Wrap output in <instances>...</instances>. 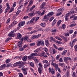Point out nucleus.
<instances>
[{
  "label": "nucleus",
  "mask_w": 77,
  "mask_h": 77,
  "mask_svg": "<svg viewBox=\"0 0 77 77\" xmlns=\"http://www.w3.org/2000/svg\"><path fill=\"white\" fill-rule=\"evenodd\" d=\"M44 30V29L42 28H40L38 29V32H41V31H43Z\"/></svg>",
  "instance_id": "nucleus-39"
},
{
  "label": "nucleus",
  "mask_w": 77,
  "mask_h": 77,
  "mask_svg": "<svg viewBox=\"0 0 77 77\" xmlns=\"http://www.w3.org/2000/svg\"><path fill=\"white\" fill-rule=\"evenodd\" d=\"M70 45L71 46V47H72L74 46V43L72 42V43L70 42Z\"/></svg>",
  "instance_id": "nucleus-45"
},
{
  "label": "nucleus",
  "mask_w": 77,
  "mask_h": 77,
  "mask_svg": "<svg viewBox=\"0 0 77 77\" xmlns=\"http://www.w3.org/2000/svg\"><path fill=\"white\" fill-rule=\"evenodd\" d=\"M54 14V13L53 12H50L48 13L47 15H45L43 17V19H46V21H48L49 19H50V18L48 17H51V15H53Z\"/></svg>",
  "instance_id": "nucleus-1"
},
{
  "label": "nucleus",
  "mask_w": 77,
  "mask_h": 77,
  "mask_svg": "<svg viewBox=\"0 0 77 77\" xmlns=\"http://www.w3.org/2000/svg\"><path fill=\"white\" fill-rule=\"evenodd\" d=\"M21 70L23 71V72L24 75H26L27 74V68H22Z\"/></svg>",
  "instance_id": "nucleus-6"
},
{
  "label": "nucleus",
  "mask_w": 77,
  "mask_h": 77,
  "mask_svg": "<svg viewBox=\"0 0 77 77\" xmlns=\"http://www.w3.org/2000/svg\"><path fill=\"white\" fill-rule=\"evenodd\" d=\"M19 44H20V45H22L23 44V39H21V41L19 42Z\"/></svg>",
  "instance_id": "nucleus-31"
},
{
  "label": "nucleus",
  "mask_w": 77,
  "mask_h": 77,
  "mask_svg": "<svg viewBox=\"0 0 77 77\" xmlns=\"http://www.w3.org/2000/svg\"><path fill=\"white\" fill-rule=\"evenodd\" d=\"M15 32V31L13 30L11 31L8 35L9 36H12V37H14L15 36V34H14L13 33Z\"/></svg>",
  "instance_id": "nucleus-5"
},
{
  "label": "nucleus",
  "mask_w": 77,
  "mask_h": 77,
  "mask_svg": "<svg viewBox=\"0 0 77 77\" xmlns=\"http://www.w3.org/2000/svg\"><path fill=\"white\" fill-rule=\"evenodd\" d=\"M32 58L34 61H35V62H37V63H38V62H39V60H38L37 59H36V57H33Z\"/></svg>",
  "instance_id": "nucleus-17"
},
{
  "label": "nucleus",
  "mask_w": 77,
  "mask_h": 77,
  "mask_svg": "<svg viewBox=\"0 0 77 77\" xmlns=\"http://www.w3.org/2000/svg\"><path fill=\"white\" fill-rule=\"evenodd\" d=\"M18 23V22H17L16 21H15V20L14 21L13 23L11 24V27H13L15 25V24H17Z\"/></svg>",
  "instance_id": "nucleus-14"
},
{
  "label": "nucleus",
  "mask_w": 77,
  "mask_h": 77,
  "mask_svg": "<svg viewBox=\"0 0 77 77\" xmlns=\"http://www.w3.org/2000/svg\"><path fill=\"white\" fill-rule=\"evenodd\" d=\"M37 55L38 54L36 53H33L31 54V56L32 57L33 56H35Z\"/></svg>",
  "instance_id": "nucleus-21"
},
{
  "label": "nucleus",
  "mask_w": 77,
  "mask_h": 77,
  "mask_svg": "<svg viewBox=\"0 0 77 77\" xmlns=\"http://www.w3.org/2000/svg\"><path fill=\"white\" fill-rule=\"evenodd\" d=\"M63 11V8H61L57 10V12H61Z\"/></svg>",
  "instance_id": "nucleus-38"
},
{
  "label": "nucleus",
  "mask_w": 77,
  "mask_h": 77,
  "mask_svg": "<svg viewBox=\"0 0 77 77\" xmlns=\"http://www.w3.org/2000/svg\"><path fill=\"white\" fill-rule=\"evenodd\" d=\"M58 70V71L59 72H61V71H60V68L58 67V66L57 65H56L55 66V70L56 71H57Z\"/></svg>",
  "instance_id": "nucleus-10"
},
{
  "label": "nucleus",
  "mask_w": 77,
  "mask_h": 77,
  "mask_svg": "<svg viewBox=\"0 0 77 77\" xmlns=\"http://www.w3.org/2000/svg\"><path fill=\"white\" fill-rule=\"evenodd\" d=\"M45 6V2H44L42 3V5H41L40 7V8H41L42 9H43Z\"/></svg>",
  "instance_id": "nucleus-13"
},
{
  "label": "nucleus",
  "mask_w": 77,
  "mask_h": 77,
  "mask_svg": "<svg viewBox=\"0 0 77 77\" xmlns=\"http://www.w3.org/2000/svg\"><path fill=\"white\" fill-rule=\"evenodd\" d=\"M57 49H58V50L59 51H62L63 49V48H57Z\"/></svg>",
  "instance_id": "nucleus-50"
},
{
  "label": "nucleus",
  "mask_w": 77,
  "mask_h": 77,
  "mask_svg": "<svg viewBox=\"0 0 77 77\" xmlns=\"http://www.w3.org/2000/svg\"><path fill=\"white\" fill-rule=\"evenodd\" d=\"M53 54H54L55 53H56V50L54 49H53Z\"/></svg>",
  "instance_id": "nucleus-43"
},
{
  "label": "nucleus",
  "mask_w": 77,
  "mask_h": 77,
  "mask_svg": "<svg viewBox=\"0 0 77 77\" xmlns=\"http://www.w3.org/2000/svg\"><path fill=\"white\" fill-rule=\"evenodd\" d=\"M21 36H22V35H21V34L20 33H18L17 34V38L19 39H20V38H21Z\"/></svg>",
  "instance_id": "nucleus-26"
},
{
  "label": "nucleus",
  "mask_w": 77,
  "mask_h": 77,
  "mask_svg": "<svg viewBox=\"0 0 77 77\" xmlns=\"http://www.w3.org/2000/svg\"><path fill=\"white\" fill-rule=\"evenodd\" d=\"M49 72H51L52 74H54L55 73L54 70L52 69H51V68H49Z\"/></svg>",
  "instance_id": "nucleus-9"
},
{
  "label": "nucleus",
  "mask_w": 77,
  "mask_h": 77,
  "mask_svg": "<svg viewBox=\"0 0 77 77\" xmlns=\"http://www.w3.org/2000/svg\"><path fill=\"white\" fill-rule=\"evenodd\" d=\"M74 48L75 49V51H77V45H75L74 46Z\"/></svg>",
  "instance_id": "nucleus-64"
},
{
  "label": "nucleus",
  "mask_w": 77,
  "mask_h": 77,
  "mask_svg": "<svg viewBox=\"0 0 77 77\" xmlns=\"http://www.w3.org/2000/svg\"><path fill=\"white\" fill-rule=\"evenodd\" d=\"M46 10H45L44 9L43 10V11L42 13H41V12L39 11H37L36 12V13L37 15H40V16H42V15H44V13H45V12Z\"/></svg>",
  "instance_id": "nucleus-3"
},
{
  "label": "nucleus",
  "mask_w": 77,
  "mask_h": 77,
  "mask_svg": "<svg viewBox=\"0 0 77 77\" xmlns=\"http://www.w3.org/2000/svg\"><path fill=\"white\" fill-rule=\"evenodd\" d=\"M5 62L6 63H8L9 62H11V60L10 59H7V60H6Z\"/></svg>",
  "instance_id": "nucleus-34"
},
{
  "label": "nucleus",
  "mask_w": 77,
  "mask_h": 77,
  "mask_svg": "<svg viewBox=\"0 0 77 77\" xmlns=\"http://www.w3.org/2000/svg\"><path fill=\"white\" fill-rule=\"evenodd\" d=\"M69 32H67L65 33V36H69Z\"/></svg>",
  "instance_id": "nucleus-56"
},
{
  "label": "nucleus",
  "mask_w": 77,
  "mask_h": 77,
  "mask_svg": "<svg viewBox=\"0 0 77 77\" xmlns=\"http://www.w3.org/2000/svg\"><path fill=\"white\" fill-rule=\"evenodd\" d=\"M63 68V71H65L66 70V69H67V66H64Z\"/></svg>",
  "instance_id": "nucleus-52"
},
{
  "label": "nucleus",
  "mask_w": 77,
  "mask_h": 77,
  "mask_svg": "<svg viewBox=\"0 0 77 77\" xmlns=\"http://www.w3.org/2000/svg\"><path fill=\"white\" fill-rule=\"evenodd\" d=\"M19 77H23V74H22L21 73H19Z\"/></svg>",
  "instance_id": "nucleus-62"
},
{
  "label": "nucleus",
  "mask_w": 77,
  "mask_h": 77,
  "mask_svg": "<svg viewBox=\"0 0 77 77\" xmlns=\"http://www.w3.org/2000/svg\"><path fill=\"white\" fill-rule=\"evenodd\" d=\"M23 4H22L19 6L18 9H21V8H23Z\"/></svg>",
  "instance_id": "nucleus-29"
},
{
  "label": "nucleus",
  "mask_w": 77,
  "mask_h": 77,
  "mask_svg": "<svg viewBox=\"0 0 77 77\" xmlns=\"http://www.w3.org/2000/svg\"><path fill=\"white\" fill-rule=\"evenodd\" d=\"M59 65L62 67H63L65 66V63H59Z\"/></svg>",
  "instance_id": "nucleus-15"
},
{
  "label": "nucleus",
  "mask_w": 77,
  "mask_h": 77,
  "mask_svg": "<svg viewBox=\"0 0 77 77\" xmlns=\"http://www.w3.org/2000/svg\"><path fill=\"white\" fill-rule=\"evenodd\" d=\"M62 14V13L60 12V13H58L57 14H56V16H59L60 15Z\"/></svg>",
  "instance_id": "nucleus-58"
},
{
  "label": "nucleus",
  "mask_w": 77,
  "mask_h": 77,
  "mask_svg": "<svg viewBox=\"0 0 77 77\" xmlns=\"http://www.w3.org/2000/svg\"><path fill=\"white\" fill-rule=\"evenodd\" d=\"M56 31H57V30H56V29L55 28L53 29H52V31L53 32H56Z\"/></svg>",
  "instance_id": "nucleus-57"
},
{
  "label": "nucleus",
  "mask_w": 77,
  "mask_h": 77,
  "mask_svg": "<svg viewBox=\"0 0 77 77\" xmlns=\"http://www.w3.org/2000/svg\"><path fill=\"white\" fill-rule=\"evenodd\" d=\"M47 62H48V61L46 60H45L43 61V63H47Z\"/></svg>",
  "instance_id": "nucleus-60"
},
{
  "label": "nucleus",
  "mask_w": 77,
  "mask_h": 77,
  "mask_svg": "<svg viewBox=\"0 0 77 77\" xmlns=\"http://www.w3.org/2000/svg\"><path fill=\"white\" fill-rule=\"evenodd\" d=\"M39 19V17L38 16H37V17L36 18L35 20V22H36L38 20V19Z\"/></svg>",
  "instance_id": "nucleus-51"
},
{
  "label": "nucleus",
  "mask_w": 77,
  "mask_h": 77,
  "mask_svg": "<svg viewBox=\"0 0 77 77\" xmlns=\"http://www.w3.org/2000/svg\"><path fill=\"white\" fill-rule=\"evenodd\" d=\"M6 65L5 64H3L1 65V66H0V70H2L4 69H5V68H6Z\"/></svg>",
  "instance_id": "nucleus-8"
},
{
  "label": "nucleus",
  "mask_w": 77,
  "mask_h": 77,
  "mask_svg": "<svg viewBox=\"0 0 77 77\" xmlns=\"http://www.w3.org/2000/svg\"><path fill=\"white\" fill-rule=\"evenodd\" d=\"M76 25L75 23H74L73 24H71V25H69V27H74V26H75Z\"/></svg>",
  "instance_id": "nucleus-44"
},
{
  "label": "nucleus",
  "mask_w": 77,
  "mask_h": 77,
  "mask_svg": "<svg viewBox=\"0 0 77 77\" xmlns=\"http://www.w3.org/2000/svg\"><path fill=\"white\" fill-rule=\"evenodd\" d=\"M73 32H74V30H70L69 31V33H70V34H71V33H72Z\"/></svg>",
  "instance_id": "nucleus-53"
},
{
  "label": "nucleus",
  "mask_w": 77,
  "mask_h": 77,
  "mask_svg": "<svg viewBox=\"0 0 77 77\" xmlns=\"http://www.w3.org/2000/svg\"><path fill=\"white\" fill-rule=\"evenodd\" d=\"M57 22V20H56V19H55L54 20H53V22L52 23V25L54 26L56 23V22Z\"/></svg>",
  "instance_id": "nucleus-18"
},
{
  "label": "nucleus",
  "mask_w": 77,
  "mask_h": 77,
  "mask_svg": "<svg viewBox=\"0 0 77 77\" xmlns=\"http://www.w3.org/2000/svg\"><path fill=\"white\" fill-rule=\"evenodd\" d=\"M69 75V71H67L66 73V77H70Z\"/></svg>",
  "instance_id": "nucleus-27"
},
{
  "label": "nucleus",
  "mask_w": 77,
  "mask_h": 77,
  "mask_svg": "<svg viewBox=\"0 0 77 77\" xmlns=\"http://www.w3.org/2000/svg\"><path fill=\"white\" fill-rule=\"evenodd\" d=\"M36 38H37V37L36 36V35H33V36H32V39H35Z\"/></svg>",
  "instance_id": "nucleus-25"
},
{
  "label": "nucleus",
  "mask_w": 77,
  "mask_h": 77,
  "mask_svg": "<svg viewBox=\"0 0 77 77\" xmlns=\"http://www.w3.org/2000/svg\"><path fill=\"white\" fill-rule=\"evenodd\" d=\"M73 71L72 72V75L73 77H76V73L75 72H73Z\"/></svg>",
  "instance_id": "nucleus-23"
},
{
  "label": "nucleus",
  "mask_w": 77,
  "mask_h": 77,
  "mask_svg": "<svg viewBox=\"0 0 77 77\" xmlns=\"http://www.w3.org/2000/svg\"><path fill=\"white\" fill-rule=\"evenodd\" d=\"M77 20V16H74L73 20Z\"/></svg>",
  "instance_id": "nucleus-55"
},
{
  "label": "nucleus",
  "mask_w": 77,
  "mask_h": 77,
  "mask_svg": "<svg viewBox=\"0 0 77 77\" xmlns=\"http://www.w3.org/2000/svg\"><path fill=\"white\" fill-rule=\"evenodd\" d=\"M14 7H12L11 8L10 10V12H11L14 11Z\"/></svg>",
  "instance_id": "nucleus-59"
},
{
  "label": "nucleus",
  "mask_w": 77,
  "mask_h": 77,
  "mask_svg": "<svg viewBox=\"0 0 77 77\" xmlns=\"http://www.w3.org/2000/svg\"><path fill=\"white\" fill-rule=\"evenodd\" d=\"M35 18H36L35 17H33L32 19L30 21V23H33V21H34V20H35Z\"/></svg>",
  "instance_id": "nucleus-24"
},
{
  "label": "nucleus",
  "mask_w": 77,
  "mask_h": 77,
  "mask_svg": "<svg viewBox=\"0 0 77 77\" xmlns=\"http://www.w3.org/2000/svg\"><path fill=\"white\" fill-rule=\"evenodd\" d=\"M38 65L39 66L38 68V71L40 74H41V72H42V64L41 63H38Z\"/></svg>",
  "instance_id": "nucleus-2"
},
{
  "label": "nucleus",
  "mask_w": 77,
  "mask_h": 77,
  "mask_svg": "<svg viewBox=\"0 0 77 77\" xmlns=\"http://www.w3.org/2000/svg\"><path fill=\"white\" fill-rule=\"evenodd\" d=\"M6 66L7 68H8V67H11L12 66V64L11 63L8 64L7 65H6Z\"/></svg>",
  "instance_id": "nucleus-20"
},
{
  "label": "nucleus",
  "mask_w": 77,
  "mask_h": 77,
  "mask_svg": "<svg viewBox=\"0 0 77 77\" xmlns=\"http://www.w3.org/2000/svg\"><path fill=\"white\" fill-rule=\"evenodd\" d=\"M66 52H67V50H65L64 51L62 54V55L63 56H64V55L66 54Z\"/></svg>",
  "instance_id": "nucleus-28"
},
{
  "label": "nucleus",
  "mask_w": 77,
  "mask_h": 77,
  "mask_svg": "<svg viewBox=\"0 0 77 77\" xmlns=\"http://www.w3.org/2000/svg\"><path fill=\"white\" fill-rule=\"evenodd\" d=\"M10 21H11V19H10L9 18L7 20V21L6 22V23H7V24H8V23H10Z\"/></svg>",
  "instance_id": "nucleus-61"
},
{
  "label": "nucleus",
  "mask_w": 77,
  "mask_h": 77,
  "mask_svg": "<svg viewBox=\"0 0 77 77\" xmlns=\"http://www.w3.org/2000/svg\"><path fill=\"white\" fill-rule=\"evenodd\" d=\"M41 40H39L37 43V46H39V45H41Z\"/></svg>",
  "instance_id": "nucleus-22"
},
{
  "label": "nucleus",
  "mask_w": 77,
  "mask_h": 77,
  "mask_svg": "<svg viewBox=\"0 0 77 77\" xmlns=\"http://www.w3.org/2000/svg\"><path fill=\"white\" fill-rule=\"evenodd\" d=\"M65 62H66V61H68V57H64L63 58Z\"/></svg>",
  "instance_id": "nucleus-30"
},
{
  "label": "nucleus",
  "mask_w": 77,
  "mask_h": 77,
  "mask_svg": "<svg viewBox=\"0 0 77 77\" xmlns=\"http://www.w3.org/2000/svg\"><path fill=\"white\" fill-rule=\"evenodd\" d=\"M27 59V57L26 56H24L22 58L23 61H26Z\"/></svg>",
  "instance_id": "nucleus-16"
},
{
  "label": "nucleus",
  "mask_w": 77,
  "mask_h": 77,
  "mask_svg": "<svg viewBox=\"0 0 77 77\" xmlns=\"http://www.w3.org/2000/svg\"><path fill=\"white\" fill-rule=\"evenodd\" d=\"M45 44L47 47H48L49 45V41L48 40H45Z\"/></svg>",
  "instance_id": "nucleus-12"
},
{
  "label": "nucleus",
  "mask_w": 77,
  "mask_h": 77,
  "mask_svg": "<svg viewBox=\"0 0 77 77\" xmlns=\"http://www.w3.org/2000/svg\"><path fill=\"white\" fill-rule=\"evenodd\" d=\"M65 26L66 25L65 24H63L62 26V28L63 29H65Z\"/></svg>",
  "instance_id": "nucleus-48"
},
{
  "label": "nucleus",
  "mask_w": 77,
  "mask_h": 77,
  "mask_svg": "<svg viewBox=\"0 0 77 77\" xmlns=\"http://www.w3.org/2000/svg\"><path fill=\"white\" fill-rule=\"evenodd\" d=\"M7 8H6L5 10V13L6 14L7 13L9 9H10V7H9V4L8 3H7L6 5Z\"/></svg>",
  "instance_id": "nucleus-4"
},
{
  "label": "nucleus",
  "mask_w": 77,
  "mask_h": 77,
  "mask_svg": "<svg viewBox=\"0 0 77 77\" xmlns=\"http://www.w3.org/2000/svg\"><path fill=\"white\" fill-rule=\"evenodd\" d=\"M52 61L53 62H52L51 65H53V66H56V63H53V62H54V60H52Z\"/></svg>",
  "instance_id": "nucleus-35"
},
{
  "label": "nucleus",
  "mask_w": 77,
  "mask_h": 77,
  "mask_svg": "<svg viewBox=\"0 0 77 77\" xmlns=\"http://www.w3.org/2000/svg\"><path fill=\"white\" fill-rule=\"evenodd\" d=\"M41 26L42 27H45V24L44 23H42L41 24Z\"/></svg>",
  "instance_id": "nucleus-47"
},
{
  "label": "nucleus",
  "mask_w": 77,
  "mask_h": 77,
  "mask_svg": "<svg viewBox=\"0 0 77 77\" xmlns=\"http://www.w3.org/2000/svg\"><path fill=\"white\" fill-rule=\"evenodd\" d=\"M55 38L56 39H57L59 40V41H62V39L60 38L59 37L57 36Z\"/></svg>",
  "instance_id": "nucleus-40"
},
{
  "label": "nucleus",
  "mask_w": 77,
  "mask_h": 77,
  "mask_svg": "<svg viewBox=\"0 0 77 77\" xmlns=\"http://www.w3.org/2000/svg\"><path fill=\"white\" fill-rule=\"evenodd\" d=\"M2 5H0V14H1L3 11L2 9Z\"/></svg>",
  "instance_id": "nucleus-36"
},
{
  "label": "nucleus",
  "mask_w": 77,
  "mask_h": 77,
  "mask_svg": "<svg viewBox=\"0 0 77 77\" xmlns=\"http://www.w3.org/2000/svg\"><path fill=\"white\" fill-rule=\"evenodd\" d=\"M33 1L32 0L31 1L29 2V3L28 5V6H30V5H32L33 4Z\"/></svg>",
  "instance_id": "nucleus-41"
},
{
  "label": "nucleus",
  "mask_w": 77,
  "mask_h": 77,
  "mask_svg": "<svg viewBox=\"0 0 77 77\" xmlns=\"http://www.w3.org/2000/svg\"><path fill=\"white\" fill-rule=\"evenodd\" d=\"M61 22H62V20H59L57 22V26H59L60 24V23H61Z\"/></svg>",
  "instance_id": "nucleus-37"
},
{
  "label": "nucleus",
  "mask_w": 77,
  "mask_h": 77,
  "mask_svg": "<svg viewBox=\"0 0 77 77\" xmlns=\"http://www.w3.org/2000/svg\"><path fill=\"white\" fill-rule=\"evenodd\" d=\"M57 77H61V75L60 73H58L57 75Z\"/></svg>",
  "instance_id": "nucleus-63"
},
{
  "label": "nucleus",
  "mask_w": 77,
  "mask_h": 77,
  "mask_svg": "<svg viewBox=\"0 0 77 77\" xmlns=\"http://www.w3.org/2000/svg\"><path fill=\"white\" fill-rule=\"evenodd\" d=\"M35 14V13L34 12H31L28 15L29 17H33V16H34Z\"/></svg>",
  "instance_id": "nucleus-11"
},
{
  "label": "nucleus",
  "mask_w": 77,
  "mask_h": 77,
  "mask_svg": "<svg viewBox=\"0 0 77 77\" xmlns=\"http://www.w3.org/2000/svg\"><path fill=\"white\" fill-rule=\"evenodd\" d=\"M35 43H30L29 44V46H34V45H35Z\"/></svg>",
  "instance_id": "nucleus-46"
},
{
  "label": "nucleus",
  "mask_w": 77,
  "mask_h": 77,
  "mask_svg": "<svg viewBox=\"0 0 77 77\" xmlns=\"http://www.w3.org/2000/svg\"><path fill=\"white\" fill-rule=\"evenodd\" d=\"M23 39L24 41H27V39H29V37L25 36L24 38Z\"/></svg>",
  "instance_id": "nucleus-33"
},
{
  "label": "nucleus",
  "mask_w": 77,
  "mask_h": 77,
  "mask_svg": "<svg viewBox=\"0 0 77 77\" xmlns=\"http://www.w3.org/2000/svg\"><path fill=\"white\" fill-rule=\"evenodd\" d=\"M24 24H25V21L21 22L18 25V26L19 27H21V26H24Z\"/></svg>",
  "instance_id": "nucleus-7"
},
{
  "label": "nucleus",
  "mask_w": 77,
  "mask_h": 77,
  "mask_svg": "<svg viewBox=\"0 0 77 77\" xmlns=\"http://www.w3.org/2000/svg\"><path fill=\"white\" fill-rule=\"evenodd\" d=\"M10 40H11V38H8L5 40V42H8V41H10Z\"/></svg>",
  "instance_id": "nucleus-32"
},
{
  "label": "nucleus",
  "mask_w": 77,
  "mask_h": 77,
  "mask_svg": "<svg viewBox=\"0 0 77 77\" xmlns=\"http://www.w3.org/2000/svg\"><path fill=\"white\" fill-rule=\"evenodd\" d=\"M43 50L46 52H47L48 51V49L46 48H44L43 49Z\"/></svg>",
  "instance_id": "nucleus-42"
},
{
  "label": "nucleus",
  "mask_w": 77,
  "mask_h": 77,
  "mask_svg": "<svg viewBox=\"0 0 77 77\" xmlns=\"http://www.w3.org/2000/svg\"><path fill=\"white\" fill-rule=\"evenodd\" d=\"M60 56V55H58L56 57V60H59V57Z\"/></svg>",
  "instance_id": "nucleus-49"
},
{
  "label": "nucleus",
  "mask_w": 77,
  "mask_h": 77,
  "mask_svg": "<svg viewBox=\"0 0 77 77\" xmlns=\"http://www.w3.org/2000/svg\"><path fill=\"white\" fill-rule=\"evenodd\" d=\"M68 14H66L65 16V19L66 21H67L68 19Z\"/></svg>",
  "instance_id": "nucleus-19"
},
{
  "label": "nucleus",
  "mask_w": 77,
  "mask_h": 77,
  "mask_svg": "<svg viewBox=\"0 0 77 77\" xmlns=\"http://www.w3.org/2000/svg\"><path fill=\"white\" fill-rule=\"evenodd\" d=\"M53 19H54V17H51L49 20L50 22H51V21H52V20H53Z\"/></svg>",
  "instance_id": "nucleus-54"
}]
</instances>
